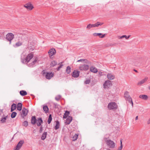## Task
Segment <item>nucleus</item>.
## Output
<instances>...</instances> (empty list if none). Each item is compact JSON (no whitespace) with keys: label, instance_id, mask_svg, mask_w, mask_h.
I'll list each match as a JSON object with an SVG mask.
<instances>
[{"label":"nucleus","instance_id":"1","mask_svg":"<svg viewBox=\"0 0 150 150\" xmlns=\"http://www.w3.org/2000/svg\"><path fill=\"white\" fill-rule=\"evenodd\" d=\"M109 137L108 138L104 137L103 140L106 143L108 147L110 148H114L115 147V144L114 142L110 139H108Z\"/></svg>","mask_w":150,"mask_h":150},{"label":"nucleus","instance_id":"2","mask_svg":"<svg viewBox=\"0 0 150 150\" xmlns=\"http://www.w3.org/2000/svg\"><path fill=\"white\" fill-rule=\"evenodd\" d=\"M14 35L12 33H8L6 35V39L9 41V44L11 43V40L14 38Z\"/></svg>","mask_w":150,"mask_h":150},{"label":"nucleus","instance_id":"3","mask_svg":"<svg viewBox=\"0 0 150 150\" xmlns=\"http://www.w3.org/2000/svg\"><path fill=\"white\" fill-rule=\"evenodd\" d=\"M112 85V81L109 80L105 81L103 84V88H109Z\"/></svg>","mask_w":150,"mask_h":150},{"label":"nucleus","instance_id":"4","mask_svg":"<svg viewBox=\"0 0 150 150\" xmlns=\"http://www.w3.org/2000/svg\"><path fill=\"white\" fill-rule=\"evenodd\" d=\"M117 104H108V108L109 110L114 111L117 109Z\"/></svg>","mask_w":150,"mask_h":150},{"label":"nucleus","instance_id":"5","mask_svg":"<svg viewBox=\"0 0 150 150\" xmlns=\"http://www.w3.org/2000/svg\"><path fill=\"white\" fill-rule=\"evenodd\" d=\"M33 57V52H31L26 57V59L25 60H26V64H27Z\"/></svg>","mask_w":150,"mask_h":150},{"label":"nucleus","instance_id":"6","mask_svg":"<svg viewBox=\"0 0 150 150\" xmlns=\"http://www.w3.org/2000/svg\"><path fill=\"white\" fill-rule=\"evenodd\" d=\"M89 66L88 65L83 64L79 67V69L81 70L86 71L88 69Z\"/></svg>","mask_w":150,"mask_h":150},{"label":"nucleus","instance_id":"7","mask_svg":"<svg viewBox=\"0 0 150 150\" xmlns=\"http://www.w3.org/2000/svg\"><path fill=\"white\" fill-rule=\"evenodd\" d=\"M24 6L28 10H32L34 8L33 5L30 2L25 4Z\"/></svg>","mask_w":150,"mask_h":150},{"label":"nucleus","instance_id":"8","mask_svg":"<svg viewBox=\"0 0 150 150\" xmlns=\"http://www.w3.org/2000/svg\"><path fill=\"white\" fill-rule=\"evenodd\" d=\"M43 122V120L41 117H38L37 118L36 123L38 126L39 127L41 126Z\"/></svg>","mask_w":150,"mask_h":150},{"label":"nucleus","instance_id":"9","mask_svg":"<svg viewBox=\"0 0 150 150\" xmlns=\"http://www.w3.org/2000/svg\"><path fill=\"white\" fill-rule=\"evenodd\" d=\"M49 55L50 57L56 53V51L54 48L50 49L48 52Z\"/></svg>","mask_w":150,"mask_h":150},{"label":"nucleus","instance_id":"10","mask_svg":"<svg viewBox=\"0 0 150 150\" xmlns=\"http://www.w3.org/2000/svg\"><path fill=\"white\" fill-rule=\"evenodd\" d=\"M53 76L54 74L52 72H49L47 73L45 75V77L47 79H50L53 77Z\"/></svg>","mask_w":150,"mask_h":150},{"label":"nucleus","instance_id":"11","mask_svg":"<svg viewBox=\"0 0 150 150\" xmlns=\"http://www.w3.org/2000/svg\"><path fill=\"white\" fill-rule=\"evenodd\" d=\"M79 72L76 70H74L72 74V76L74 78H77L79 76Z\"/></svg>","mask_w":150,"mask_h":150},{"label":"nucleus","instance_id":"12","mask_svg":"<svg viewBox=\"0 0 150 150\" xmlns=\"http://www.w3.org/2000/svg\"><path fill=\"white\" fill-rule=\"evenodd\" d=\"M28 111L27 109H26L25 108H24L22 110L23 115L21 114V117L23 118L24 117V116H26L27 114Z\"/></svg>","mask_w":150,"mask_h":150},{"label":"nucleus","instance_id":"13","mask_svg":"<svg viewBox=\"0 0 150 150\" xmlns=\"http://www.w3.org/2000/svg\"><path fill=\"white\" fill-rule=\"evenodd\" d=\"M73 119V118L71 116H68V117L67 118V121L65 122V123L66 125H69Z\"/></svg>","mask_w":150,"mask_h":150},{"label":"nucleus","instance_id":"14","mask_svg":"<svg viewBox=\"0 0 150 150\" xmlns=\"http://www.w3.org/2000/svg\"><path fill=\"white\" fill-rule=\"evenodd\" d=\"M24 143V142L23 140H21L18 143L16 147L18 148V149H20L22 146L23 144Z\"/></svg>","mask_w":150,"mask_h":150},{"label":"nucleus","instance_id":"15","mask_svg":"<svg viewBox=\"0 0 150 150\" xmlns=\"http://www.w3.org/2000/svg\"><path fill=\"white\" fill-rule=\"evenodd\" d=\"M37 119H36V117L35 116L32 117L31 119V123L33 125L35 124L36 122Z\"/></svg>","mask_w":150,"mask_h":150},{"label":"nucleus","instance_id":"16","mask_svg":"<svg viewBox=\"0 0 150 150\" xmlns=\"http://www.w3.org/2000/svg\"><path fill=\"white\" fill-rule=\"evenodd\" d=\"M93 35L94 36H99V37L100 38H104L105 37V34H104L103 35L101 33H94L93 34Z\"/></svg>","mask_w":150,"mask_h":150},{"label":"nucleus","instance_id":"17","mask_svg":"<svg viewBox=\"0 0 150 150\" xmlns=\"http://www.w3.org/2000/svg\"><path fill=\"white\" fill-rule=\"evenodd\" d=\"M17 104H12L11 105V112H12L13 111L15 110L17 108Z\"/></svg>","mask_w":150,"mask_h":150},{"label":"nucleus","instance_id":"18","mask_svg":"<svg viewBox=\"0 0 150 150\" xmlns=\"http://www.w3.org/2000/svg\"><path fill=\"white\" fill-rule=\"evenodd\" d=\"M22 44L23 42L20 41V40H19L18 42L15 44V45L14 46L15 47H17L22 45Z\"/></svg>","mask_w":150,"mask_h":150},{"label":"nucleus","instance_id":"19","mask_svg":"<svg viewBox=\"0 0 150 150\" xmlns=\"http://www.w3.org/2000/svg\"><path fill=\"white\" fill-rule=\"evenodd\" d=\"M148 78L146 77L144 79L142 80L137 83L138 85H141L144 83L145 82L147 81Z\"/></svg>","mask_w":150,"mask_h":150},{"label":"nucleus","instance_id":"20","mask_svg":"<svg viewBox=\"0 0 150 150\" xmlns=\"http://www.w3.org/2000/svg\"><path fill=\"white\" fill-rule=\"evenodd\" d=\"M43 109L44 111L46 113H47L49 111V108L47 105H43Z\"/></svg>","mask_w":150,"mask_h":150},{"label":"nucleus","instance_id":"21","mask_svg":"<svg viewBox=\"0 0 150 150\" xmlns=\"http://www.w3.org/2000/svg\"><path fill=\"white\" fill-rule=\"evenodd\" d=\"M47 132H44L42 134L41 137V139L42 140H44L47 137Z\"/></svg>","mask_w":150,"mask_h":150},{"label":"nucleus","instance_id":"22","mask_svg":"<svg viewBox=\"0 0 150 150\" xmlns=\"http://www.w3.org/2000/svg\"><path fill=\"white\" fill-rule=\"evenodd\" d=\"M56 125L54 127V129L55 130L58 129L59 127L60 124L59 122V121L57 120L56 121Z\"/></svg>","mask_w":150,"mask_h":150},{"label":"nucleus","instance_id":"23","mask_svg":"<svg viewBox=\"0 0 150 150\" xmlns=\"http://www.w3.org/2000/svg\"><path fill=\"white\" fill-rule=\"evenodd\" d=\"M90 71L93 73H96L98 72V70L97 69L95 68L94 67H91L90 68Z\"/></svg>","mask_w":150,"mask_h":150},{"label":"nucleus","instance_id":"24","mask_svg":"<svg viewBox=\"0 0 150 150\" xmlns=\"http://www.w3.org/2000/svg\"><path fill=\"white\" fill-rule=\"evenodd\" d=\"M139 97L140 98L144 100H146L148 99V96L146 95H140Z\"/></svg>","mask_w":150,"mask_h":150},{"label":"nucleus","instance_id":"25","mask_svg":"<svg viewBox=\"0 0 150 150\" xmlns=\"http://www.w3.org/2000/svg\"><path fill=\"white\" fill-rule=\"evenodd\" d=\"M20 94L21 96H24L27 95V93L26 91L21 90L20 91Z\"/></svg>","mask_w":150,"mask_h":150},{"label":"nucleus","instance_id":"26","mask_svg":"<svg viewBox=\"0 0 150 150\" xmlns=\"http://www.w3.org/2000/svg\"><path fill=\"white\" fill-rule=\"evenodd\" d=\"M57 62L54 60H53L50 63V67H53L54 66L57 65Z\"/></svg>","mask_w":150,"mask_h":150},{"label":"nucleus","instance_id":"27","mask_svg":"<svg viewBox=\"0 0 150 150\" xmlns=\"http://www.w3.org/2000/svg\"><path fill=\"white\" fill-rule=\"evenodd\" d=\"M107 77L110 80L113 79L115 78V76L112 75L111 74H108L107 75Z\"/></svg>","mask_w":150,"mask_h":150},{"label":"nucleus","instance_id":"28","mask_svg":"<svg viewBox=\"0 0 150 150\" xmlns=\"http://www.w3.org/2000/svg\"><path fill=\"white\" fill-rule=\"evenodd\" d=\"M78 134H75L72 137V141H75L78 139Z\"/></svg>","mask_w":150,"mask_h":150},{"label":"nucleus","instance_id":"29","mask_svg":"<svg viewBox=\"0 0 150 150\" xmlns=\"http://www.w3.org/2000/svg\"><path fill=\"white\" fill-rule=\"evenodd\" d=\"M52 115L51 114H50L48 118V119L47 120V122L48 124H50L51 122L52 121Z\"/></svg>","mask_w":150,"mask_h":150},{"label":"nucleus","instance_id":"30","mask_svg":"<svg viewBox=\"0 0 150 150\" xmlns=\"http://www.w3.org/2000/svg\"><path fill=\"white\" fill-rule=\"evenodd\" d=\"M38 59V58H36L30 64V66L31 67L34 65L37 61Z\"/></svg>","mask_w":150,"mask_h":150},{"label":"nucleus","instance_id":"31","mask_svg":"<svg viewBox=\"0 0 150 150\" xmlns=\"http://www.w3.org/2000/svg\"><path fill=\"white\" fill-rule=\"evenodd\" d=\"M71 67L68 66L67 67V69H66V72L67 73V74H69L71 72Z\"/></svg>","mask_w":150,"mask_h":150},{"label":"nucleus","instance_id":"32","mask_svg":"<svg viewBox=\"0 0 150 150\" xmlns=\"http://www.w3.org/2000/svg\"><path fill=\"white\" fill-rule=\"evenodd\" d=\"M17 104V110L19 111H21L22 110V106L23 104Z\"/></svg>","mask_w":150,"mask_h":150},{"label":"nucleus","instance_id":"33","mask_svg":"<svg viewBox=\"0 0 150 150\" xmlns=\"http://www.w3.org/2000/svg\"><path fill=\"white\" fill-rule=\"evenodd\" d=\"M17 113L16 112H13L11 114V117L12 118H14L16 117V116L17 115Z\"/></svg>","mask_w":150,"mask_h":150},{"label":"nucleus","instance_id":"34","mask_svg":"<svg viewBox=\"0 0 150 150\" xmlns=\"http://www.w3.org/2000/svg\"><path fill=\"white\" fill-rule=\"evenodd\" d=\"M125 99L127 101H128L129 103H133L132 98L130 96L125 98Z\"/></svg>","mask_w":150,"mask_h":150},{"label":"nucleus","instance_id":"35","mask_svg":"<svg viewBox=\"0 0 150 150\" xmlns=\"http://www.w3.org/2000/svg\"><path fill=\"white\" fill-rule=\"evenodd\" d=\"M8 117V115L5 116V117H3L1 119V122L2 123H4L6 122V120Z\"/></svg>","mask_w":150,"mask_h":150},{"label":"nucleus","instance_id":"36","mask_svg":"<svg viewBox=\"0 0 150 150\" xmlns=\"http://www.w3.org/2000/svg\"><path fill=\"white\" fill-rule=\"evenodd\" d=\"M62 98V96L60 95H58L56 96L55 98V100L57 101L59 100Z\"/></svg>","mask_w":150,"mask_h":150},{"label":"nucleus","instance_id":"37","mask_svg":"<svg viewBox=\"0 0 150 150\" xmlns=\"http://www.w3.org/2000/svg\"><path fill=\"white\" fill-rule=\"evenodd\" d=\"M130 36V35H129L128 37H127L126 35H123L121 36L119 38L121 39L123 38H125L126 39H128L129 38Z\"/></svg>","mask_w":150,"mask_h":150},{"label":"nucleus","instance_id":"38","mask_svg":"<svg viewBox=\"0 0 150 150\" xmlns=\"http://www.w3.org/2000/svg\"><path fill=\"white\" fill-rule=\"evenodd\" d=\"M103 24V23H100V22H97L96 23L94 24V27H98L99 25H101Z\"/></svg>","mask_w":150,"mask_h":150},{"label":"nucleus","instance_id":"39","mask_svg":"<svg viewBox=\"0 0 150 150\" xmlns=\"http://www.w3.org/2000/svg\"><path fill=\"white\" fill-rule=\"evenodd\" d=\"M94 24H89L87 26L86 28L88 29H90L91 28L94 27Z\"/></svg>","mask_w":150,"mask_h":150},{"label":"nucleus","instance_id":"40","mask_svg":"<svg viewBox=\"0 0 150 150\" xmlns=\"http://www.w3.org/2000/svg\"><path fill=\"white\" fill-rule=\"evenodd\" d=\"M129 93L127 91H126L124 93V97L125 98V99L128 97L130 96L129 95Z\"/></svg>","mask_w":150,"mask_h":150},{"label":"nucleus","instance_id":"41","mask_svg":"<svg viewBox=\"0 0 150 150\" xmlns=\"http://www.w3.org/2000/svg\"><path fill=\"white\" fill-rule=\"evenodd\" d=\"M26 59V57H25L24 56L23 57H21V61L22 62L23 64L25 63L26 64V60H25Z\"/></svg>","mask_w":150,"mask_h":150},{"label":"nucleus","instance_id":"42","mask_svg":"<svg viewBox=\"0 0 150 150\" xmlns=\"http://www.w3.org/2000/svg\"><path fill=\"white\" fill-rule=\"evenodd\" d=\"M28 122L26 121H25L23 123L22 125L25 127H27L28 126Z\"/></svg>","mask_w":150,"mask_h":150},{"label":"nucleus","instance_id":"43","mask_svg":"<svg viewBox=\"0 0 150 150\" xmlns=\"http://www.w3.org/2000/svg\"><path fill=\"white\" fill-rule=\"evenodd\" d=\"M70 114V111H68V110H66L65 111V113H64V114L67 116V117L68 116H69V115Z\"/></svg>","mask_w":150,"mask_h":150},{"label":"nucleus","instance_id":"44","mask_svg":"<svg viewBox=\"0 0 150 150\" xmlns=\"http://www.w3.org/2000/svg\"><path fill=\"white\" fill-rule=\"evenodd\" d=\"M40 129L39 132L40 133H41L43 130V127L42 125L41 126H40Z\"/></svg>","mask_w":150,"mask_h":150},{"label":"nucleus","instance_id":"45","mask_svg":"<svg viewBox=\"0 0 150 150\" xmlns=\"http://www.w3.org/2000/svg\"><path fill=\"white\" fill-rule=\"evenodd\" d=\"M90 80L88 79L86 80L85 82L84 83L86 84H89L90 83Z\"/></svg>","mask_w":150,"mask_h":150},{"label":"nucleus","instance_id":"46","mask_svg":"<svg viewBox=\"0 0 150 150\" xmlns=\"http://www.w3.org/2000/svg\"><path fill=\"white\" fill-rule=\"evenodd\" d=\"M63 66V64H60L59 66L57 68V71H59L60 69L61 68L62 66Z\"/></svg>","mask_w":150,"mask_h":150},{"label":"nucleus","instance_id":"47","mask_svg":"<svg viewBox=\"0 0 150 150\" xmlns=\"http://www.w3.org/2000/svg\"><path fill=\"white\" fill-rule=\"evenodd\" d=\"M13 102L15 103H20V102L19 100H13Z\"/></svg>","mask_w":150,"mask_h":150},{"label":"nucleus","instance_id":"48","mask_svg":"<svg viewBox=\"0 0 150 150\" xmlns=\"http://www.w3.org/2000/svg\"><path fill=\"white\" fill-rule=\"evenodd\" d=\"M110 43H107V44H106V45H105L104 46V47H110Z\"/></svg>","mask_w":150,"mask_h":150},{"label":"nucleus","instance_id":"49","mask_svg":"<svg viewBox=\"0 0 150 150\" xmlns=\"http://www.w3.org/2000/svg\"><path fill=\"white\" fill-rule=\"evenodd\" d=\"M85 61H87V60L86 59H81L80 60H78L77 61V62H82V61L83 62Z\"/></svg>","mask_w":150,"mask_h":150},{"label":"nucleus","instance_id":"50","mask_svg":"<svg viewBox=\"0 0 150 150\" xmlns=\"http://www.w3.org/2000/svg\"><path fill=\"white\" fill-rule=\"evenodd\" d=\"M116 45V44H112V43H110V46H115Z\"/></svg>","mask_w":150,"mask_h":150},{"label":"nucleus","instance_id":"51","mask_svg":"<svg viewBox=\"0 0 150 150\" xmlns=\"http://www.w3.org/2000/svg\"><path fill=\"white\" fill-rule=\"evenodd\" d=\"M67 116H66L64 114V115L63 116V118L64 119H66V118H67Z\"/></svg>","mask_w":150,"mask_h":150},{"label":"nucleus","instance_id":"52","mask_svg":"<svg viewBox=\"0 0 150 150\" xmlns=\"http://www.w3.org/2000/svg\"><path fill=\"white\" fill-rule=\"evenodd\" d=\"M99 74L100 75V76L103 75V72H101L100 73V72H99Z\"/></svg>","mask_w":150,"mask_h":150},{"label":"nucleus","instance_id":"53","mask_svg":"<svg viewBox=\"0 0 150 150\" xmlns=\"http://www.w3.org/2000/svg\"><path fill=\"white\" fill-rule=\"evenodd\" d=\"M147 123L148 124H150V118L147 122Z\"/></svg>","mask_w":150,"mask_h":150},{"label":"nucleus","instance_id":"54","mask_svg":"<svg viewBox=\"0 0 150 150\" xmlns=\"http://www.w3.org/2000/svg\"><path fill=\"white\" fill-rule=\"evenodd\" d=\"M20 149H18V148H17L16 147L14 150H19Z\"/></svg>","mask_w":150,"mask_h":150},{"label":"nucleus","instance_id":"55","mask_svg":"<svg viewBox=\"0 0 150 150\" xmlns=\"http://www.w3.org/2000/svg\"><path fill=\"white\" fill-rule=\"evenodd\" d=\"M54 107H56V106H57V104H54Z\"/></svg>","mask_w":150,"mask_h":150},{"label":"nucleus","instance_id":"56","mask_svg":"<svg viewBox=\"0 0 150 150\" xmlns=\"http://www.w3.org/2000/svg\"><path fill=\"white\" fill-rule=\"evenodd\" d=\"M134 71L136 72H138V71H137V70H136L135 69H134Z\"/></svg>","mask_w":150,"mask_h":150},{"label":"nucleus","instance_id":"57","mask_svg":"<svg viewBox=\"0 0 150 150\" xmlns=\"http://www.w3.org/2000/svg\"><path fill=\"white\" fill-rule=\"evenodd\" d=\"M137 119H138V116H137L135 117V120H137Z\"/></svg>","mask_w":150,"mask_h":150},{"label":"nucleus","instance_id":"58","mask_svg":"<svg viewBox=\"0 0 150 150\" xmlns=\"http://www.w3.org/2000/svg\"><path fill=\"white\" fill-rule=\"evenodd\" d=\"M109 103H115V102H110Z\"/></svg>","mask_w":150,"mask_h":150},{"label":"nucleus","instance_id":"59","mask_svg":"<svg viewBox=\"0 0 150 150\" xmlns=\"http://www.w3.org/2000/svg\"><path fill=\"white\" fill-rule=\"evenodd\" d=\"M131 104L132 105V107H133V104Z\"/></svg>","mask_w":150,"mask_h":150},{"label":"nucleus","instance_id":"60","mask_svg":"<svg viewBox=\"0 0 150 150\" xmlns=\"http://www.w3.org/2000/svg\"><path fill=\"white\" fill-rule=\"evenodd\" d=\"M149 90H150V86L149 87Z\"/></svg>","mask_w":150,"mask_h":150},{"label":"nucleus","instance_id":"61","mask_svg":"<svg viewBox=\"0 0 150 150\" xmlns=\"http://www.w3.org/2000/svg\"><path fill=\"white\" fill-rule=\"evenodd\" d=\"M1 38V35H0V39Z\"/></svg>","mask_w":150,"mask_h":150},{"label":"nucleus","instance_id":"62","mask_svg":"<svg viewBox=\"0 0 150 150\" xmlns=\"http://www.w3.org/2000/svg\"><path fill=\"white\" fill-rule=\"evenodd\" d=\"M13 137L12 138V139H13Z\"/></svg>","mask_w":150,"mask_h":150}]
</instances>
